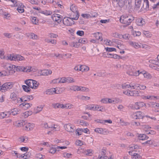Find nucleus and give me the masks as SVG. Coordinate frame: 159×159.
<instances>
[{"instance_id":"nucleus-1","label":"nucleus","mask_w":159,"mask_h":159,"mask_svg":"<svg viewBox=\"0 0 159 159\" xmlns=\"http://www.w3.org/2000/svg\"><path fill=\"white\" fill-rule=\"evenodd\" d=\"M134 19V17L130 15L128 16H122L120 17V21L122 23L129 25Z\"/></svg>"},{"instance_id":"nucleus-2","label":"nucleus","mask_w":159,"mask_h":159,"mask_svg":"<svg viewBox=\"0 0 159 159\" xmlns=\"http://www.w3.org/2000/svg\"><path fill=\"white\" fill-rule=\"evenodd\" d=\"M75 17H74V15H73V17L71 18L65 17L63 19V24L67 26L70 25L74 24L75 22L73 20H76L78 19L79 16L77 14Z\"/></svg>"},{"instance_id":"nucleus-3","label":"nucleus","mask_w":159,"mask_h":159,"mask_svg":"<svg viewBox=\"0 0 159 159\" xmlns=\"http://www.w3.org/2000/svg\"><path fill=\"white\" fill-rule=\"evenodd\" d=\"M25 82L27 86L32 89H36L39 85L37 81L31 79L26 80Z\"/></svg>"},{"instance_id":"nucleus-4","label":"nucleus","mask_w":159,"mask_h":159,"mask_svg":"<svg viewBox=\"0 0 159 159\" xmlns=\"http://www.w3.org/2000/svg\"><path fill=\"white\" fill-rule=\"evenodd\" d=\"M13 83L11 82L5 83L1 87L0 90L2 92H4L6 90L11 89L13 87Z\"/></svg>"},{"instance_id":"nucleus-5","label":"nucleus","mask_w":159,"mask_h":159,"mask_svg":"<svg viewBox=\"0 0 159 159\" xmlns=\"http://www.w3.org/2000/svg\"><path fill=\"white\" fill-rule=\"evenodd\" d=\"M144 116L143 113L138 111L134 113L132 115V117L134 119H142L143 118Z\"/></svg>"},{"instance_id":"nucleus-6","label":"nucleus","mask_w":159,"mask_h":159,"mask_svg":"<svg viewBox=\"0 0 159 159\" xmlns=\"http://www.w3.org/2000/svg\"><path fill=\"white\" fill-rule=\"evenodd\" d=\"M31 67L26 66L25 67L24 66H17L16 68V71H22L24 72H29L31 70Z\"/></svg>"},{"instance_id":"nucleus-7","label":"nucleus","mask_w":159,"mask_h":159,"mask_svg":"<svg viewBox=\"0 0 159 159\" xmlns=\"http://www.w3.org/2000/svg\"><path fill=\"white\" fill-rule=\"evenodd\" d=\"M127 73L131 76H139V73L137 72V70H136L132 66L130 67V69L127 72Z\"/></svg>"},{"instance_id":"nucleus-8","label":"nucleus","mask_w":159,"mask_h":159,"mask_svg":"<svg viewBox=\"0 0 159 159\" xmlns=\"http://www.w3.org/2000/svg\"><path fill=\"white\" fill-rule=\"evenodd\" d=\"M64 127L66 130L70 132H74L75 129V126L74 125H71L70 124H68L65 125Z\"/></svg>"},{"instance_id":"nucleus-9","label":"nucleus","mask_w":159,"mask_h":159,"mask_svg":"<svg viewBox=\"0 0 159 159\" xmlns=\"http://www.w3.org/2000/svg\"><path fill=\"white\" fill-rule=\"evenodd\" d=\"M3 66L6 69L8 70H13L14 71H16V68H17V67L9 63H6Z\"/></svg>"},{"instance_id":"nucleus-10","label":"nucleus","mask_w":159,"mask_h":159,"mask_svg":"<svg viewBox=\"0 0 159 159\" xmlns=\"http://www.w3.org/2000/svg\"><path fill=\"white\" fill-rule=\"evenodd\" d=\"M52 18L53 20L57 22L58 23L61 22L62 18H61V16L57 14L52 16Z\"/></svg>"},{"instance_id":"nucleus-11","label":"nucleus","mask_w":159,"mask_h":159,"mask_svg":"<svg viewBox=\"0 0 159 159\" xmlns=\"http://www.w3.org/2000/svg\"><path fill=\"white\" fill-rule=\"evenodd\" d=\"M142 4L141 1L139 0H135V8L138 10L140 8H142Z\"/></svg>"},{"instance_id":"nucleus-12","label":"nucleus","mask_w":159,"mask_h":159,"mask_svg":"<svg viewBox=\"0 0 159 159\" xmlns=\"http://www.w3.org/2000/svg\"><path fill=\"white\" fill-rule=\"evenodd\" d=\"M27 37L32 39L36 40L38 39V36L33 33H28L26 34Z\"/></svg>"},{"instance_id":"nucleus-13","label":"nucleus","mask_w":159,"mask_h":159,"mask_svg":"<svg viewBox=\"0 0 159 159\" xmlns=\"http://www.w3.org/2000/svg\"><path fill=\"white\" fill-rule=\"evenodd\" d=\"M70 9L73 12L74 14L76 15V16L77 15V14L78 16H79V13L77 11L76 6L73 5H72L70 6Z\"/></svg>"},{"instance_id":"nucleus-14","label":"nucleus","mask_w":159,"mask_h":159,"mask_svg":"<svg viewBox=\"0 0 159 159\" xmlns=\"http://www.w3.org/2000/svg\"><path fill=\"white\" fill-rule=\"evenodd\" d=\"M95 131L99 134H105L107 132L105 129H103L101 128H96L95 129Z\"/></svg>"},{"instance_id":"nucleus-15","label":"nucleus","mask_w":159,"mask_h":159,"mask_svg":"<svg viewBox=\"0 0 159 159\" xmlns=\"http://www.w3.org/2000/svg\"><path fill=\"white\" fill-rule=\"evenodd\" d=\"M41 72L40 75H48L52 73V71L49 70H41Z\"/></svg>"},{"instance_id":"nucleus-16","label":"nucleus","mask_w":159,"mask_h":159,"mask_svg":"<svg viewBox=\"0 0 159 159\" xmlns=\"http://www.w3.org/2000/svg\"><path fill=\"white\" fill-rule=\"evenodd\" d=\"M89 70V67L87 66L83 65L80 66L79 70L80 71L87 72Z\"/></svg>"},{"instance_id":"nucleus-17","label":"nucleus","mask_w":159,"mask_h":159,"mask_svg":"<svg viewBox=\"0 0 159 159\" xmlns=\"http://www.w3.org/2000/svg\"><path fill=\"white\" fill-rule=\"evenodd\" d=\"M34 127V124L30 123L27 124L25 126V129L28 131L31 130L33 129Z\"/></svg>"},{"instance_id":"nucleus-18","label":"nucleus","mask_w":159,"mask_h":159,"mask_svg":"<svg viewBox=\"0 0 159 159\" xmlns=\"http://www.w3.org/2000/svg\"><path fill=\"white\" fill-rule=\"evenodd\" d=\"M16 6H18V7L17 8V10L20 13H22L24 11V10L23 9L24 5L22 4H19L18 5L17 4H16Z\"/></svg>"},{"instance_id":"nucleus-19","label":"nucleus","mask_w":159,"mask_h":159,"mask_svg":"<svg viewBox=\"0 0 159 159\" xmlns=\"http://www.w3.org/2000/svg\"><path fill=\"white\" fill-rule=\"evenodd\" d=\"M52 106L55 108H65L64 105L60 104L58 103H53L52 104Z\"/></svg>"},{"instance_id":"nucleus-20","label":"nucleus","mask_w":159,"mask_h":159,"mask_svg":"<svg viewBox=\"0 0 159 159\" xmlns=\"http://www.w3.org/2000/svg\"><path fill=\"white\" fill-rule=\"evenodd\" d=\"M129 44L136 49H138L141 48V46L139 45L138 43L136 42H134L131 41L129 42Z\"/></svg>"},{"instance_id":"nucleus-21","label":"nucleus","mask_w":159,"mask_h":159,"mask_svg":"<svg viewBox=\"0 0 159 159\" xmlns=\"http://www.w3.org/2000/svg\"><path fill=\"white\" fill-rule=\"evenodd\" d=\"M94 36L96 39L97 40H100V41H102V34L101 33L99 32H97L94 34Z\"/></svg>"},{"instance_id":"nucleus-22","label":"nucleus","mask_w":159,"mask_h":159,"mask_svg":"<svg viewBox=\"0 0 159 159\" xmlns=\"http://www.w3.org/2000/svg\"><path fill=\"white\" fill-rule=\"evenodd\" d=\"M144 2L142 4V7L144 9H148L149 4L148 0H143Z\"/></svg>"},{"instance_id":"nucleus-23","label":"nucleus","mask_w":159,"mask_h":159,"mask_svg":"<svg viewBox=\"0 0 159 159\" xmlns=\"http://www.w3.org/2000/svg\"><path fill=\"white\" fill-rule=\"evenodd\" d=\"M20 105L23 107L24 109H26L29 108L32 105V104H30L29 103H23Z\"/></svg>"},{"instance_id":"nucleus-24","label":"nucleus","mask_w":159,"mask_h":159,"mask_svg":"<svg viewBox=\"0 0 159 159\" xmlns=\"http://www.w3.org/2000/svg\"><path fill=\"white\" fill-rule=\"evenodd\" d=\"M19 113L20 110H19L17 108H15L11 110V112L10 113V114L12 115L13 116H15V115Z\"/></svg>"},{"instance_id":"nucleus-25","label":"nucleus","mask_w":159,"mask_h":159,"mask_svg":"<svg viewBox=\"0 0 159 159\" xmlns=\"http://www.w3.org/2000/svg\"><path fill=\"white\" fill-rule=\"evenodd\" d=\"M55 91V88H52L46 91V94L48 95H52Z\"/></svg>"},{"instance_id":"nucleus-26","label":"nucleus","mask_w":159,"mask_h":159,"mask_svg":"<svg viewBox=\"0 0 159 159\" xmlns=\"http://www.w3.org/2000/svg\"><path fill=\"white\" fill-rule=\"evenodd\" d=\"M19 141L21 143H26L28 140V138L26 136H21L19 138Z\"/></svg>"},{"instance_id":"nucleus-27","label":"nucleus","mask_w":159,"mask_h":159,"mask_svg":"<svg viewBox=\"0 0 159 159\" xmlns=\"http://www.w3.org/2000/svg\"><path fill=\"white\" fill-rule=\"evenodd\" d=\"M25 58L23 57L20 55H15V61H21L24 60Z\"/></svg>"},{"instance_id":"nucleus-28","label":"nucleus","mask_w":159,"mask_h":159,"mask_svg":"<svg viewBox=\"0 0 159 159\" xmlns=\"http://www.w3.org/2000/svg\"><path fill=\"white\" fill-rule=\"evenodd\" d=\"M140 91L137 90L131 91V96H140Z\"/></svg>"},{"instance_id":"nucleus-29","label":"nucleus","mask_w":159,"mask_h":159,"mask_svg":"<svg viewBox=\"0 0 159 159\" xmlns=\"http://www.w3.org/2000/svg\"><path fill=\"white\" fill-rule=\"evenodd\" d=\"M139 139L140 140H145L147 139L148 137L145 134H141L139 136Z\"/></svg>"},{"instance_id":"nucleus-30","label":"nucleus","mask_w":159,"mask_h":159,"mask_svg":"<svg viewBox=\"0 0 159 159\" xmlns=\"http://www.w3.org/2000/svg\"><path fill=\"white\" fill-rule=\"evenodd\" d=\"M23 99H25L24 102H26L27 101V100H32L33 98L32 95H28L23 96Z\"/></svg>"},{"instance_id":"nucleus-31","label":"nucleus","mask_w":159,"mask_h":159,"mask_svg":"<svg viewBox=\"0 0 159 159\" xmlns=\"http://www.w3.org/2000/svg\"><path fill=\"white\" fill-rule=\"evenodd\" d=\"M25 124V120H22L18 121V122L17 123L16 126L18 127H20L21 126H23Z\"/></svg>"},{"instance_id":"nucleus-32","label":"nucleus","mask_w":159,"mask_h":159,"mask_svg":"<svg viewBox=\"0 0 159 159\" xmlns=\"http://www.w3.org/2000/svg\"><path fill=\"white\" fill-rule=\"evenodd\" d=\"M15 55L11 54L9 55L5 58L7 60H10L11 61H15Z\"/></svg>"},{"instance_id":"nucleus-33","label":"nucleus","mask_w":159,"mask_h":159,"mask_svg":"<svg viewBox=\"0 0 159 159\" xmlns=\"http://www.w3.org/2000/svg\"><path fill=\"white\" fill-rule=\"evenodd\" d=\"M145 24V21L144 20L142 19H138L137 21V24L139 25L142 26Z\"/></svg>"},{"instance_id":"nucleus-34","label":"nucleus","mask_w":159,"mask_h":159,"mask_svg":"<svg viewBox=\"0 0 159 159\" xmlns=\"http://www.w3.org/2000/svg\"><path fill=\"white\" fill-rule=\"evenodd\" d=\"M31 20L34 24L36 25L38 23V20L35 17H32Z\"/></svg>"},{"instance_id":"nucleus-35","label":"nucleus","mask_w":159,"mask_h":159,"mask_svg":"<svg viewBox=\"0 0 159 159\" xmlns=\"http://www.w3.org/2000/svg\"><path fill=\"white\" fill-rule=\"evenodd\" d=\"M43 109V107L40 106V107H37L36 109H34V114L38 113L41 111Z\"/></svg>"},{"instance_id":"nucleus-36","label":"nucleus","mask_w":159,"mask_h":159,"mask_svg":"<svg viewBox=\"0 0 159 159\" xmlns=\"http://www.w3.org/2000/svg\"><path fill=\"white\" fill-rule=\"evenodd\" d=\"M22 88L25 91L27 92H29L30 90V87H29L28 86H27L25 85H23L22 86Z\"/></svg>"},{"instance_id":"nucleus-37","label":"nucleus","mask_w":159,"mask_h":159,"mask_svg":"<svg viewBox=\"0 0 159 159\" xmlns=\"http://www.w3.org/2000/svg\"><path fill=\"white\" fill-rule=\"evenodd\" d=\"M10 98L12 100L15 101L17 99L16 95L14 93H12L11 94Z\"/></svg>"},{"instance_id":"nucleus-38","label":"nucleus","mask_w":159,"mask_h":159,"mask_svg":"<svg viewBox=\"0 0 159 159\" xmlns=\"http://www.w3.org/2000/svg\"><path fill=\"white\" fill-rule=\"evenodd\" d=\"M50 128L52 129V130L54 131H57L59 129V127L57 125H54V126H51L50 127Z\"/></svg>"},{"instance_id":"nucleus-39","label":"nucleus","mask_w":159,"mask_h":159,"mask_svg":"<svg viewBox=\"0 0 159 159\" xmlns=\"http://www.w3.org/2000/svg\"><path fill=\"white\" fill-rule=\"evenodd\" d=\"M45 41L48 43H51L54 44H56L57 43V41L55 40H49V39H46Z\"/></svg>"},{"instance_id":"nucleus-40","label":"nucleus","mask_w":159,"mask_h":159,"mask_svg":"<svg viewBox=\"0 0 159 159\" xmlns=\"http://www.w3.org/2000/svg\"><path fill=\"white\" fill-rule=\"evenodd\" d=\"M140 108V107L139 106L138 102H135L132 107V108L133 109L138 110Z\"/></svg>"},{"instance_id":"nucleus-41","label":"nucleus","mask_w":159,"mask_h":159,"mask_svg":"<svg viewBox=\"0 0 159 159\" xmlns=\"http://www.w3.org/2000/svg\"><path fill=\"white\" fill-rule=\"evenodd\" d=\"M122 88L124 89H127L128 88H130V85L127 84L126 83L122 85Z\"/></svg>"},{"instance_id":"nucleus-42","label":"nucleus","mask_w":159,"mask_h":159,"mask_svg":"<svg viewBox=\"0 0 159 159\" xmlns=\"http://www.w3.org/2000/svg\"><path fill=\"white\" fill-rule=\"evenodd\" d=\"M77 98H78L80 99L81 100H84L85 101L87 100H89L90 98L88 96H82L80 98H79L78 96H77Z\"/></svg>"},{"instance_id":"nucleus-43","label":"nucleus","mask_w":159,"mask_h":159,"mask_svg":"<svg viewBox=\"0 0 159 159\" xmlns=\"http://www.w3.org/2000/svg\"><path fill=\"white\" fill-rule=\"evenodd\" d=\"M57 147L54 146L52 147L49 150V152L52 154H54L57 150Z\"/></svg>"},{"instance_id":"nucleus-44","label":"nucleus","mask_w":159,"mask_h":159,"mask_svg":"<svg viewBox=\"0 0 159 159\" xmlns=\"http://www.w3.org/2000/svg\"><path fill=\"white\" fill-rule=\"evenodd\" d=\"M133 159H140L141 156L137 153H134L133 154Z\"/></svg>"},{"instance_id":"nucleus-45","label":"nucleus","mask_w":159,"mask_h":159,"mask_svg":"<svg viewBox=\"0 0 159 159\" xmlns=\"http://www.w3.org/2000/svg\"><path fill=\"white\" fill-rule=\"evenodd\" d=\"M66 83H73L75 82L74 79L72 78H66Z\"/></svg>"},{"instance_id":"nucleus-46","label":"nucleus","mask_w":159,"mask_h":159,"mask_svg":"<svg viewBox=\"0 0 159 159\" xmlns=\"http://www.w3.org/2000/svg\"><path fill=\"white\" fill-rule=\"evenodd\" d=\"M79 124L83 126H86L88 125L87 123L83 120H80Z\"/></svg>"},{"instance_id":"nucleus-47","label":"nucleus","mask_w":159,"mask_h":159,"mask_svg":"<svg viewBox=\"0 0 159 159\" xmlns=\"http://www.w3.org/2000/svg\"><path fill=\"white\" fill-rule=\"evenodd\" d=\"M66 78L63 77L59 79V81L58 82V83H66Z\"/></svg>"},{"instance_id":"nucleus-48","label":"nucleus","mask_w":159,"mask_h":159,"mask_svg":"<svg viewBox=\"0 0 159 159\" xmlns=\"http://www.w3.org/2000/svg\"><path fill=\"white\" fill-rule=\"evenodd\" d=\"M17 157L19 158L21 157L23 158L24 159H26L28 158V156H27L26 153H25L24 154H22L21 155H20V156L17 155Z\"/></svg>"},{"instance_id":"nucleus-49","label":"nucleus","mask_w":159,"mask_h":159,"mask_svg":"<svg viewBox=\"0 0 159 159\" xmlns=\"http://www.w3.org/2000/svg\"><path fill=\"white\" fill-rule=\"evenodd\" d=\"M131 91L129 90L128 89V90L124 91L123 92V93L124 94L127 95L131 96Z\"/></svg>"},{"instance_id":"nucleus-50","label":"nucleus","mask_w":159,"mask_h":159,"mask_svg":"<svg viewBox=\"0 0 159 159\" xmlns=\"http://www.w3.org/2000/svg\"><path fill=\"white\" fill-rule=\"evenodd\" d=\"M143 34L147 38L151 37L152 35L150 33L147 31H144Z\"/></svg>"},{"instance_id":"nucleus-51","label":"nucleus","mask_w":159,"mask_h":159,"mask_svg":"<svg viewBox=\"0 0 159 159\" xmlns=\"http://www.w3.org/2000/svg\"><path fill=\"white\" fill-rule=\"evenodd\" d=\"M7 115V114L6 112H2L0 114V118L1 119H3Z\"/></svg>"},{"instance_id":"nucleus-52","label":"nucleus","mask_w":159,"mask_h":159,"mask_svg":"<svg viewBox=\"0 0 159 159\" xmlns=\"http://www.w3.org/2000/svg\"><path fill=\"white\" fill-rule=\"evenodd\" d=\"M143 77L144 78L148 79L150 78L151 77V75L149 73H145L144 72L143 74Z\"/></svg>"},{"instance_id":"nucleus-53","label":"nucleus","mask_w":159,"mask_h":159,"mask_svg":"<svg viewBox=\"0 0 159 159\" xmlns=\"http://www.w3.org/2000/svg\"><path fill=\"white\" fill-rule=\"evenodd\" d=\"M3 35L6 37L8 38H10L12 37V34H11L7 33H5L3 34Z\"/></svg>"},{"instance_id":"nucleus-54","label":"nucleus","mask_w":159,"mask_h":159,"mask_svg":"<svg viewBox=\"0 0 159 159\" xmlns=\"http://www.w3.org/2000/svg\"><path fill=\"white\" fill-rule=\"evenodd\" d=\"M76 34L80 36H82L84 35V32L83 31H78L76 32Z\"/></svg>"},{"instance_id":"nucleus-55","label":"nucleus","mask_w":159,"mask_h":159,"mask_svg":"<svg viewBox=\"0 0 159 159\" xmlns=\"http://www.w3.org/2000/svg\"><path fill=\"white\" fill-rule=\"evenodd\" d=\"M105 49H106L107 51L110 52L115 51L116 50L115 48H105Z\"/></svg>"},{"instance_id":"nucleus-56","label":"nucleus","mask_w":159,"mask_h":159,"mask_svg":"<svg viewBox=\"0 0 159 159\" xmlns=\"http://www.w3.org/2000/svg\"><path fill=\"white\" fill-rule=\"evenodd\" d=\"M103 56L104 57H111V56H113L112 54L109 52H107V54L104 53Z\"/></svg>"},{"instance_id":"nucleus-57","label":"nucleus","mask_w":159,"mask_h":159,"mask_svg":"<svg viewBox=\"0 0 159 159\" xmlns=\"http://www.w3.org/2000/svg\"><path fill=\"white\" fill-rule=\"evenodd\" d=\"M149 62L153 64H154L157 66H159V63H158L155 60H151L149 61Z\"/></svg>"},{"instance_id":"nucleus-58","label":"nucleus","mask_w":159,"mask_h":159,"mask_svg":"<svg viewBox=\"0 0 159 159\" xmlns=\"http://www.w3.org/2000/svg\"><path fill=\"white\" fill-rule=\"evenodd\" d=\"M79 88V86L77 85L72 86L71 88V90L74 91H78V89Z\"/></svg>"},{"instance_id":"nucleus-59","label":"nucleus","mask_w":159,"mask_h":159,"mask_svg":"<svg viewBox=\"0 0 159 159\" xmlns=\"http://www.w3.org/2000/svg\"><path fill=\"white\" fill-rule=\"evenodd\" d=\"M49 37L51 38H56L58 37V35L54 33H50L49 34Z\"/></svg>"},{"instance_id":"nucleus-60","label":"nucleus","mask_w":159,"mask_h":159,"mask_svg":"<svg viewBox=\"0 0 159 159\" xmlns=\"http://www.w3.org/2000/svg\"><path fill=\"white\" fill-rule=\"evenodd\" d=\"M108 98H103L101 99V101L103 103H108Z\"/></svg>"},{"instance_id":"nucleus-61","label":"nucleus","mask_w":159,"mask_h":159,"mask_svg":"<svg viewBox=\"0 0 159 159\" xmlns=\"http://www.w3.org/2000/svg\"><path fill=\"white\" fill-rule=\"evenodd\" d=\"M73 106V105L70 104H67L65 105V108H67L69 109H71L72 108Z\"/></svg>"},{"instance_id":"nucleus-62","label":"nucleus","mask_w":159,"mask_h":159,"mask_svg":"<svg viewBox=\"0 0 159 159\" xmlns=\"http://www.w3.org/2000/svg\"><path fill=\"white\" fill-rule=\"evenodd\" d=\"M137 85H138V87H139V88L141 89L142 90H144L146 88V86L143 85H140L139 84H137Z\"/></svg>"},{"instance_id":"nucleus-63","label":"nucleus","mask_w":159,"mask_h":159,"mask_svg":"<svg viewBox=\"0 0 159 159\" xmlns=\"http://www.w3.org/2000/svg\"><path fill=\"white\" fill-rule=\"evenodd\" d=\"M80 129H77L76 130V133L78 135H81L82 134L83 131L80 130Z\"/></svg>"},{"instance_id":"nucleus-64","label":"nucleus","mask_w":159,"mask_h":159,"mask_svg":"<svg viewBox=\"0 0 159 159\" xmlns=\"http://www.w3.org/2000/svg\"><path fill=\"white\" fill-rule=\"evenodd\" d=\"M37 159H43V156L40 154H38L36 156Z\"/></svg>"}]
</instances>
